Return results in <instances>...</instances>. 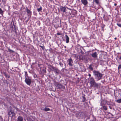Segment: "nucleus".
Segmentation results:
<instances>
[{"mask_svg": "<svg viewBox=\"0 0 121 121\" xmlns=\"http://www.w3.org/2000/svg\"><path fill=\"white\" fill-rule=\"evenodd\" d=\"M90 83L91 87H94L97 88H99L100 86V84H98L96 82H95L94 79L92 77L90 78Z\"/></svg>", "mask_w": 121, "mask_h": 121, "instance_id": "obj_1", "label": "nucleus"}, {"mask_svg": "<svg viewBox=\"0 0 121 121\" xmlns=\"http://www.w3.org/2000/svg\"><path fill=\"white\" fill-rule=\"evenodd\" d=\"M93 73L95 78L97 81L99 80L102 79L103 75L98 71L94 70Z\"/></svg>", "mask_w": 121, "mask_h": 121, "instance_id": "obj_2", "label": "nucleus"}, {"mask_svg": "<svg viewBox=\"0 0 121 121\" xmlns=\"http://www.w3.org/2000/svg\"><path fill=\"white\" fill-rule=\"evenodd\" d=\"M25 81L26 84L28 85H30L31 84V80L30 79L25 77Z\"/></svg>", "mask_w": 121, "mask_h": 121, "instance_id": "obj_3", "label": "nucleus"}, {"mask_svg": "<svg viewBox=\"0 0 121 121\" xmlns=\"http://www.w3.org/2000/svg\"><path fill=\"white\" fill-rule=\"evenodd\" d=\"M58 85V86L57 87H58V89H61L62 91H64L65 90V88L64 86L60 83Z\"/></svg>", "mask_w": 121, "mask_h": 121, "instance_id": "obj_4", "label": "nucleus"}, {"mask_svg": "<svg viewBox=\"0 0 121 121\" xmlns=\"http://www.w3.org/2000/svg\"><path fill=\"white\" fill-rule=\"evenodd\" d=\"M8 114L9 117H12L14 115L15 113L13 112L11 110H10V111L8 112Z\"/></svg>", "mask_w": 121, "mask_h": 121, "instance_id": "obj_5", "label": "nucleus"}, {"mask_svg": "<svg viewBox=\"0 0 121 121\" xmlns=\"http://www.w3.org/2000/svg\"><path fill=\"white\" fill-rule=\"evenodd\" d=\"M91 56L94 58H96L98 57V54L96 52H95L92 53L91 54Z\"/></svg>", "mask_w": 121, "mask_h": 121, "instance_id": "obj_6", "label": "nucleus"}, {"mask_svg": "<svg viewBox=\"0 0 121 121\" xmlns=\"http://www.w3.org/2000/svg\"><path fill=\"white\" fill-rule=\"evenodd\" d=\"M53 71H54V73L56 75H58L59 74V71L57 68L55 67Z\"/></svg>", "mask_w": 121, "mask_h": 121, "instance_id": "obj_7", "label": "nucleus"}, {"mask_svg": "<svg viewBox=\"0 0 121 121\" xmlns=\"http://www.w3.org/2000/svg\"><path fill=\"white\" fill-rule=\"evenodd\" d=\"M75 115L77 117L79 118L83 116V113L81 112H79L76 113Z\"/></svg>", "mask_w": 121, "mask_h": 121, "instance_id": "obj_8", "label": "nucleus"}, {"mask_svg": "<svg viewBox=\"0 0 121 121\" xmlns=\"http://www.w3.org/2000/svg\"><path fill=\"white\" fill-rule=\"evenodd\" d=\"M82 3L84 5H86L88 4L87 0H81Z\"/></svg>", "mask_w": 121, "mask_h": 121, "instance_id": "obj_9", "label": "nucleus"}, {"mask_svg": "<svg viewBox=\"0 0 121 121\" xmlns=\"http://www.w3.org/2000/svg\"><path fill=\"white\" fill-rule=\"evenodd\" d=\"M68 61L69 62L68 64L70 66H72L73 65L72 63H73V61L72 59L70 58L68 60Z\"/></svg>", "mask_w": 121, "mask_h": 121, "instance_id": "obj_10", "label": "nucleus"}, {"mask_svg": "<svg viewBox=\"0 0 121 121\" xmlns=\"http://www.w3.org/2000/svg\"><path fill=\"white\" fill-rule=\"evenodd\" d=\"M60 10L62 12L64 13L65 12L66 8L65 7H64L62 6H60Z\"/></svg>", "mask_w": 121, "mask_h": 121, "instance_id": "obj_11", "label": "nucleus"}, {"mask_svg": "<svg viewBox=\"0 0 121 121\" xmlns=\"http://www.w3.org/2000/svg\"><path fill=\"white\" fill-rule=\"evenodd\" d=\"M55 67L51 65H48V68L52 71H53Z\"/></svg>", "mask_w": 121, "mask_h": 121, "instance_id": "obj_12", "label": "nucleus"}, {"mask_svg": "<svg viewBox=\"0 0 121 121\" xmlns=\"http://www.w3.org/2000/svg\"><path fill=\"white\" fill-rule=\"evenodd\" d=\"M65 37L66 40V43H68L69 42V38L68 36L67 35H65Z\"/></svg>", "mask_w": 121, "mask_h": 121, "instance_id": "obj_13", "label": "nucleus"}, {"mask_svg": "<svg viewBox=\"0 0 121 121\" xmlns=\"http://www.w3.org/2000/svg\"><path fill=\"white\" fill-rule=\"evenodd\" d=\"M17 121H23V119L22 117L19 116L17 118Z\"/></svg>", "mask_w": 121, "mask_h": 121, "instance_id": "obj_14", "label": "nucleus"}, {"mask_svg": "<svg viewBox=\"0 0 121 121\" xmlns=\"http://www.w3.org/2000/svg\"><path fill=\"white\" fill-rule=\"evenodd\" d=\"M77 12L75 10H73L72 11V14L75 15L77 13Z\"/></svg>", "mask_w": 121, "mask_h": 121, "instance_id": "obj_15", "label": "nucleus"}, {"mask_svg": "<svg viewBox=\"0 0 121 121\" xmlns=\"http://www.w3.org/2000/svg\"><path fill=\"white\" fill-rule=\"evenodd\" d=\"M106 104V102L104 100H102L101 101L100 104L102 106L103 105L105 104Z\"/></svg>", "mask_w": 121, "mask_h": 121, "instance_id": "obj_16", "label": "nucleus"}, {"mask_svg": "<svg viewBox=\"0 0 121 121\" xmlns=\"http://www.w3.org/2000/svg\"><path fill=\"white\" fill-rule=\"evenodd\" d=\"M26 10L27 13L28 14L30 15L31 14V12L29 9H27Z\"/></svg>", "mask_w": 121, "mask_h": 121, "instance_id": "obj_17", "label": "nucleus"}, {"mask_svg": "<svg viewBox=\"0 0 121 121\" xmlns=\"http://www.w3.org/2000/svg\"><path fill=\"white\" fill-rule=\"evenodd\" d=\"M4 74L6 78H10V76L9 75H7L4 72Z\"/></svg>", "mask_w": 121, "mask_h": 121, "instance_id": "obj_18", "label": "nucleus"}, {"mask_svg": "<svg viewBox=\"0 0 121 121\" xmlns=\"http://www.w3.org/2000/svg\"><path fill=\"white\" fill-rule=\"evenodd\" d=\"M43 110L44 111H49L50 110V109L48 108L45 107V108L43 109Z\"/></svg>", "mask_w": 121, "mask_h": 121, "instance_id": "obj_19", "label": "nucleus"}, {"mask_svg": "<svg viewBox=\"0 0 121 121\" xmlns=\"http://www.w3.org/2000/svg\"><path fill=\"white\" fill-rule=\"evenodd\" d=\"M42 9L41 7L40 6L39 8H38L37 9V10L38 12H39L41 11L42 10Z\"/></svg>", "mask_w": 121, "mask_h": 121, "instance_id": "obj_20", "label": "nucleus"}, {"mask_svg": "<svg viewBox=\"0 0 121 121\" xmlns=\"http://www.w3.org/2000/svg\"><path fill=\"white\" fill-rule=\"evenodd\" d=\"M89 68L91 70H93V68L92 67L91 65H90L89 67Z\"/></svg>", "mask_w": 121, "mask_h": 121, "instance_id": "obj_21", "label": "nucleus"}, {"mask_svg": "<svg viewBox=\"0 0 121 121\" xmlns=\"http://www.w3.org/2000/svg\"><path fill=\"white\" fill-rule=\"evenodd\" d=\"M116 102L118 103H121V98L119 99H117V100Z\"/></svg>", "mask_w": 121, "mask_h": 121, "instance_id": "obj_22", "label": "nucleus"}, {"mask_svg": "<svg viewBox=\"0 0 121 121\" xmlns=\"http://www.w3.org/2000/svg\"><path fill=\"white\" fill-rule=\"evenodd\" d=\"M103 108L104 109L105 111L107 110V107L106 106H103Z\"/></svg>", "mask_w": 121, "mask_h": 121, "instance_id": "obj_23", "label": "nucleus"}, {"mask_svg": "<svg viewBox=\"0 0 121 121\" xmlns=\"http://www.w3.org/2000/svg\"><path fill=\"white\" fill-rule=\"evenodd\" d=\"M4 12L2 10V9L0 8V14L1 15H3V14Z\"/></svg>", "mask_w": 121, "mask_h": 121, "instance_id": "obj_24", "label": "nucleus"}, {"mask_svg": "<svg viewBox=\"0 0 121 121\" xmlns=\"http://www.w3.org/2000/svg\"><path fill=\"white\" fill-rule=\"evenodd\" d=\"M94 1L97 4L99 3V0H94Z\"/></svg>", "mask_w": 121, "mask_h": 121, "instance_id": "obj_25", "label": "nucleus"}, {"mask_svg": "<svg viewBox=\"0 0 121 121\" xmlns=\"http://www.w3.org/2000/svg\"><path fill=\"white\" fill-rule=\"evenodd\" d=\"M60 84V83H58L57 82H56L55 83V85L57 87L58 86V85H59V84Z\"/></svg>", "mask_w": 121, "mask_h": 121, "instance_id": "obj_26", "label": "nucleus"}, {"mask_svg": "<svg viewBox=\"0 0 121 121\" xmlns=\"http://www.w3.org/2000/svg\"><path fill=\"white\" fill-rule=\"evenodd\" d=\"M82 97L83 98V99L82 100V101L84 102L86 101V98L84 96H82Z\"/></svg>", "mask_w": 121, "mask_h": 121, "instance_id": "obj_27", "label": "nucleus"}, {"mask_svg": "<svg viewBox=\"0 0 121 121\" xmlns=\"http://www.w3.org/2000/svg\"><path fill=\"white\" fill-rule=\"evenodd\" d=\"M39 47H41L43 50H44L45 49V48L43 46H42L40 45Z\"/></svg>", "mask_w": 121, "mask_h": 121, "instance_id": "obj_28", "label": "nucleus"}, {"mask_svg": "<svg viewBox=\"0 0 121 121\" xmlns=\"http://www.w3.org/2000/svg\"><path fill=\"white\" fill-rule=\"evenodd\" d=\"M118 70H119V69H121V64L119 65L118 67Z\"/></svg>", "mask_w": 121, "mask_h": 121, "instance_id": "obj_29", "label": "nucleus"}, {"mask_svg": "<svg viewBox=\"0 0 121 121\" xmlns=\"http://www.w3.org/2000/svg\"><path fill=\"white\" fill-rule=\"evenodd\" d=\"M25 77H26L28 76V74L27 72L25 71Z\"/></svg>", "mask_w": 121, "mask_h": 121, "instance_id": "obj_30", "label": "nucleus"}, {"mask_svg": "<svg viewBox=\"0 0 121 121\" xmlns=\"http://www.w3.org/2000/svg\"><path fill=\"white\" fill-rule=\"evenodd\" d=\"M42 71L44 73H46V70L45 69H43L42 70Z\"/></svg>", "mask_w": 121, "mask_h": 121, "instance_id": "obj_31", "label": "nucleus"}, {"mask_svg": "<svg viewBox=\"0 0 121 121\" xmlns=\"http://www.w3.org/2000/svg\"><path fill=\"white\" fill-rule=\"evenodd\" d=\"M59 64L61 67L63 66V64L62 63H61V62H60L59 63Z\"/></svg>", "mask_w": 121, "mask_h": 121, "instance_id": "obj_32", "label": "nucleus"}, {"mask_svg": "<svg viewBox=\"0 0 121 121\" xmlns=\"http://www.w3.org/2000/svg\"><path fill=\"white\" fill-rule=\"evenodd\" d=\"M9 50L10 52H14L13 50H11L10 49H9Z\"/></svg>", "mask_w": 121, "mask_h": 121, "instance_id": "obj_33", "label": "nucleus"}, {"mask_svg": "<svg viewBox=\"0 0 121 121\" xmlns=\"http://www.w3.org/2000/svg\"><path fill=\"white\" fill-rule=\"evenodd\" d=\"M117 25L119 27H121V24H119L117 23Z\"/></svg>", "mask_w": 121, "mask_h": 121, "instance_id": "obj_34", "label": "nucleus"}, {"mask_svg": "<svg viewBox=\"0 0 121 121\" xmlns=\"http://www.w3.org/2000/svg\"><path fill=\"white\" fill-rule=\"evenodd\" d=\"M57 34L58 35H61V34L59 33H57Z\"/></svg>", "mask_w": 121, "mask_h": 121, "instance_id": "obj_35", "label": "nucleus"}, {"mask_svg": "<svg viewBox=\"0 0 121 121\" xmlns=\"http://www.w3.org/2000/svg\"><path fill=\"white\" fill-rule=\"evenodd\" d=\"M4 4H5L6 3V1H5V0H4Z\"/></svg>", "mask_w": 121, "mask_h": 121, "instance_id": "obj_36", "label": "nucleus"}, {"mask_svg": "<svg viewBox=\"0 0 121 121\" xmlns=\"http://www.w3.org/2000/svg\"><path fill=\"white\" fill-rule=\"evenodd\" d=\"M66 8H67L68 9H69V10H71V9H69V8H68L67 7H66Z\"/></svg>", "mask_w": 121, "mask_h": 121, "instance_id": "obj_37", "label": "nucleus"}, {"mask_svg": "<svg viewBox=\"0 0 121 121\" xmlns=\"http://www.w3.org/2000/svg\"><path fill=\"white\" fill-rule=\"evenodd\" d=\"M109 108L110 109H112V108L110 106H109Z\"/></svg>", "mask_w": 121, "mask_h": 121, "instance_id": "obj_38", "label": "nucleus"}, {"mask_svg": "<svg viewBox=\"0 0 121 121\" xmlns=\"http://www.w3.org/2000/svg\"><path fill=\"white\" fill-rule=\"evenodd\" d=\"M88 75L90 77L91 76V74H89Z\"/></svg>", "mask_w": 121, "mask_h": 121, "instance_id": "obj_39", "label": "nucleus"}, {"mask_svg": "<svg viewBox=\"0 0 121 121\" xmlns=\"http://www.w3.org/2000/svg\"><path fill=\"white\" fill-rule=\"evenodd\" d=\"M117 5V4H116V3H115V4H114V5L115 6H116Z\"/></svg>", "mask_w": 121, "mask_h": 121, "instance_id": "obj_40", "label": "nucleus"}, {"mask_svg": "<svg viewBox=\"0 0 121 121\" xmlns=\"http://www.w3.org/2000/svg\"><path fill=\"white\" fill-rule=\"evenodd\" d=\"M119 59L120 60H121V56H120V57L119 58Z\"/></svg>", "mask_w": 121, "mask_h": 121, "instance_id": "obj_41", "label": "nucleus"}, {"mask_svg": "<svg viewBox=\"0 0 121 121\" xmlns=\"http://www.w3.org/2000/svg\"><path fill=\"white\" fill-rule=\"evenodd\" d=\"M114 39L115 40H116L117 39V38L116 37Z\"/></svg>", "mask_w": 121, "mask_h": 121, "instance_id": "obj_42", "label": "nucleus"}, {"mask_svg": "<svg viewBox=\"0 0 121 121\" xmlns=\"http://www.w3.org/2000/svg\"><path fill=\"white\" fill-rule=\"evenodd\" d=\"M65 48H66V46H65Z\"/></svg>", "mask_w": 121, "mask_h": 121, "instance_id": "obj_43", "label": "nucleus"}]
</instances>
